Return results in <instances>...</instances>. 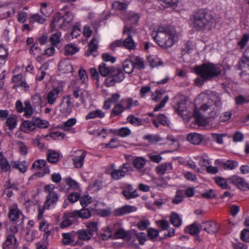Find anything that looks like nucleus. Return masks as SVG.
I'll use <instances>...</instances> for the list:
<instances>
[{
	"mask_svg": "<svg viewBox=\"0 0 249 249\" xmlns=\"http://www.w3.org/2000/svg\"><path fill=\"white\" fill-rule=\"evenodd\" d=\"M156 223L159 227L162 230H167L170 227L168 222L165 219L156 221Z\"/></svg>",
	"mask_w": 249,
	"mask_h": 249,
	"instance_id": "62",
	"label": "nucleus"
},
{
	"mask_svg": "<svg viewBox=\"0 0 249 249\" xmlns=\"http://www.w3.org/2000/svg\"><path fill=\"white\" fill-rule=\"evenodd\" d=\"M30 53L36 57V60H39L41 56L43 55V51L39 47L38 43H35L30 48Z\"/></svg>",
	"mask_w": 249,
	"mask_h": 249,
	"instance_id": "27",
	"label": "nucleus"
},
{
	"mask_svg": "<svg viewBox=\"0 0 249 249\" xmlns=\"http://www.w3.org/2000/svg\"><path fill=\"white\" fill-rule=\"evenodd\" d=\"M227 134L225 133L223 134H217V133H212L211 137L212 140L215 142L219 144H222L223 143V137H225Z\"/></svg>",
	"mask_w": 249,
	"mask_h": 249,
	"instance_id": "49",
	"label": "nucleus"
},
{
	"mask_svg": "<svg viewBox=\"0 0 249 249\" xmlns=\"http://www.w3.org/2000/svg\"><path fill=\"white\" fill-rule=\"evenodd\" d=\"M147 232L148 237L151 240L156 238L158 236L159 233L158 230L152 228H149L147 230Z\"/></svg>",
	"mask_w": 249,
	"mask_h": 249,
	"instance_id": "63",
	"label": "nucleus"
},
{
	"mask_svg": "<svg viewBox=\"0 0 249 249\" xmlns=\"http://www.w3.org/2000/svg\"><path fill=\"white\" fill-rule=\"evenodd\" d=\"M127 121L134 126H139L142 124V119L135 117L133 115H129L127 118Z\"/></svg>",
	"mask_w": 249,
	"mask_h": 249,
	"instance_id": "45",
	"label": "nucleus"
},
{
	"mask_svg": "<svg viewBox=\"0 0 249 249\" xmlns=\"http://www.w3.org/2000/svg\"><path fill=\"white\" fill-rule=\"evenodd\" d=\"M105 114L101 110L97 109L89 113L85 117L86 120H89L96 118H103L105 117Z\"/></svg>",
	"mask_w": 249,
	"mask_h": 249,
	"instance_id": "36",
	"label": "nucleus"
},
{
	"mask_svg": "<svg viewBox=\"0 0 249 249\" xmlns=\"http://www.w3.org/2000/svg\"><path fill=\"white\" fill-rule=\"evenodd\" d=\"M73 107L71 95H66L63 97L60 104V111L63 115L67 116L72 112Z\"/></svg>",
	"mask_w": 249,
	"mask_h": 249,
	"instance_id": "8",
	"label": "nucleus"
},
{
	"mask_svg": "<svg viewBox=\"0 0 249 249\" xmlns=\"http://www.w3.org/2000/svg\"><path fill=\"white\" fill-rule=\"evenodd\" d=\"M79 218L82 219H88L91 216L90 211L88 209L83 208L78 211Z\"/></svg>",
	"mask_w": 249,
	"mask_h": 249,
	"instance_id": "57",
	"label": "nucleus"
},
{
	"mask_svg": "<svg viewBox=\"0 0 249 249\" xmlns=\"http://www.w3.org/2000/svg\"><path fill=\"white\" fill-rule=\"evenodd\" d=\"M215 107H216V109L213 107V106H212V109L210 112V117L214 118L217 117L219 114V109L222 106V102L220 100H216L214 102V105Z\"/></svg>",
	"mask_w": 249,
	"mask_h": 249,
	"instance_id": "37",
	"label": "nucleus"
},
{
	"mask_svg": "<svg viewBox=\"0 0 249 249\" xmlns=\"http://www.w3.org/2000/svg\"><path fill=\"white\" fill-rule=\"evenodd\" d=\"M215 162L221 165L225 170H232L238 166V162L235 160H229L224 162L220 160H217Z\"/></svg>",
	"mask_w": 249,
	"mask_h": 249,
	"instance_id": "21",
	"label": "nucleus"
},
{
	"mask_svg": "<svg viewBox=\"0 0 249 249\" xmlns=\"http://www.w3.org/2000/svg\"><path fill=\"white\" fill-rule=\"evenodd\" d=\"M114 164L111 165L112 170L110 175L112 179L116 180L122 179L125 176L127 173L132 171V167L128 162L123 163L118 169H114Z\"/></svg>",
	"mask_w": 249,
	"mask_h": 249,
	"instance_id": "7",
	"label": "nucleus"
},
{
	"mask_svg": "<svg viewBox=\"0 0 249 249\" xmlns=\"http://www.w3.org/2000/svg\"><path fill=\"white\" fill-rule=\"evenodd\" d=\"M61 243L64 246H76L78 243V240L76 238V232L71 231L62 233Z\"/></svg>",
	"mask_w": 249,
	"mask_h": 249,
	"instance_id": "9",
	"label": "nucleus"
},
{
	"mask_svg": "<svg viewBox=\"0 0 249 249\" xmlns=\"http://www.w3.org/2000/svg\"><path fill=\"white\" fill-rule=\"evenodd\" d=\"M36 128L35 124L33 121V118L32 121H24L20 126V129L26 133H28L29 131H33Z\"/></svg>",
	"mask_w": 249,
	"mask_h": 249,
	"instance_id": "24",
	"label": "nucleus"
},
{
	"mask_svg": "<svg viewBox=\"0 0 249 249\" xmlns=\"http://www.w3.org/2000/svg\"><path fill=\"white\" fill-rule=\"evenodd\" d=\"M124 110L122 105L120 103L117 104L113 108L111 113V117L118 116L121 114Z\"/></svg>",
	"mask_w": 249,
	"mask_h": 249,
	"instance_id": "50",
	"label": "nucleus"
},
{
	"mask_svg": "<svg viewBox=\"0 0 249 249\" xmlns=\"http://www.w3.org/2000/svg\"><path fill=\"white\" fill-rule=\"evenodd\" d=\"M65 136V134L60 131L53 132L49 134H47L46 136V138L50 137L53 139H63Z\"/></svg>",
	"mask_w": 249,
	"mask_h": 249,
	"instance_id": "60",
	"label": "nucleus"
},
{
	"mask_svg": "<svg viewBox=\"0 0 249 249\" xmlns=\"http://www.w3.org/2000/svg\"><path fill=\"white\" fill-rule=\"evenodd\" d=\"M148 62L152 67H155L162 64V61L156 55H150L147 57Z\"/></svg>",
	"mask_w": 249,
	"mask_h": 249,
	"instance_id": "41",
	"label": "nucleus"
},
{
	"mask_svg": "<svg viewBox=\"0 0 249 249\" xmlns=\"http://www.w3.org/2000/svg\"><path fill=\"white\" fill-rule=\"evenodd\" d=\"M48 161L51 163H56L59 158V154L52 150H48L47 153Z\"/></svg>",
	"mask_w": 249,
	"mask_h": 249,
	"instance_id": "34",
	"label": "nucleus"
},
{
	"mask_svg": "<svg viewBox=\"0 0 249 249\" xmlns=\"http://www.w3.org/2000/svg\"><path fill=\"white\" fill-rule=\"evenodd\" d=\"M146 162L145 158L142 157H137L133 160V165L138 170L140 171L144 168Z\"/></svg>",
	"mask_w": 249,
	"mask_h": 249,
	"instance_id": "29",
	"label": "nucleus"
},
{
	"mask_svg": "<svg viewBox=\"0 0 249 249\" xmlns=\"http://www.w3.org/2000/svg\"><path fill=\"white\" fill-rule=\"evenodd\" d=\"M76 123V120L75 118H71L63 123L62 128L64 131H68L70 128L73 126Z\"/></svg>",
	"mask_w": 249,
	"mask_h": 249,
	"instance_id": "53",
	"label": "nucleus"
},
{
	"mask_svg": "<svg viewBox=\"0 0 249 249\" xmlns=\"http://www.w3.org/2000/svg\"><path fill=\"white\" fill-rule=\"evenodd\" d=\"M78 75L79 79L81 81L82 83H86L88 80V77L87 72L85 70L81 68L78 71Z\"/></svg>",
	"mask_w": 249,
	"mask_h": 249,
	"instance_id": "61",
	"label": "nucleus"
},
{
	"mask_svg": "<svg viewBox=\"0 0 249 249\" xmlns=\"http://www.w3.org/2000/svg\"><path fill=\"white\" fill-rule=\"evenodd\" d=\"M62 92V89L57 87L49 91L47 95L46 99L47 103L53 105L56 102L60 93Z\"/></svg>",
	"mask_w": 249,
	"mask_h": 249,
	"instance_id": "12",
	"label": "nucleus"
},
{
	"mask_svg": "<svg viewBox=\"0 0 249 249\" xmlns=\"http://www.w3.org/2000/svg\"><path fill=\"white\" fill-rule=\"evenodd\" d=\"M137 210V208L135 206L125 205L115 210L114 214L115 216H119L136 212Z\"/></svg>",
	"mask_w": 249,
	"mask_h": 249,
	"instance_id": "16",
	"label": "nucleus"
},
{
	"mask_svg": "<svg viewBox=\"0 0 249 249\" xmlns=\"http://www.w3.org/2000/svg\"><path fill=\"white\" fill-rule=\"evenodd\" d=\"M191 26L196 31L212 30L215 26V18L207 8H199L194 11L190 18Z\"/></svg>",
	"mask_w": 249,
	"mask_h": 249,
	"instance_id": "1",
	"label": "nucleus"
},
{
	"mask_svg": "<svg viewBox=\"0 0 249 249\" xmlns=\"http://www.w3.org/2000/svg\"><path fill=\"white\" fill-rule=\"evenodd\" d=\"M154 39L161 47L164 48L170 47L171 46V28L170 26H160Z\"/></svg>",
	"mask_w": 249,
	"mask_h": 249,
	"instance_id": "3",
	"label": "nucleus"
},
{
	"mask_svg": "<svg viewBox=\"0 0 249 249\" xmlns=\"http://www.w3.org/2000/svg\"><path fill=\"white\" fill-rule=\"evenodd\" d=\"M136 33V30L132 26H125L123 34L127 35V37L123 40V47L129 50H134L136 49V43L132 38V36Z\"/></svg>",
	"mask_w": 249,
	"mask_h": 249,
	"instance_id": "6",
	"label": "nucleus"
},
{
	"mask_svg": "<svg viewBox=\"0 0 249 249\" xmlns=\"http://www.w3.org/2000/svg\"><path fill=\"white\" fill-rule=\"evenodd\" d=\"M53 184H48L44 186V192L46 194V200L44 203V208L47 209L53 208L59 199L57 193L54 191Z\"/></svg>",
	"mask_w": 249,
	"mask_h": 249,
	"instance_id": "5",
	"label": "nucleus"
},
{
	"mask_svg": "<svg viewBox=\"0 0 249 249\" xmlns=\"http://www.w3.org/2000/svg\"><path fill=\"white\" fill-rule=\"evenodd\" d=\"M73 95L75 98H80V100L82 103H85V98L84 97V92L83 90L79 87L73 88Z\"/></svg>",
	"mask_w": 249,
	"mask_h": 249,
	"instance_id": "42",
	"label": "nucleus"
},
{
	"mask_svg": "<svg viewBox=\"0 0 249 249\" xmlns=\"http://www.w3.org/2000/svg\"><path fill=\"white\" fill-rule=\"evenodd\" d=\"M214 180L216 184L222 189H226L227 188V181L225 178L220 177H216L214 178Z\"/></svg>",
	"mask_w": 249,
	"mask_h": 249,
	"instance_id": "51",
	"label": "nucleus"
},
{
	"mask_svg": "<svg viewBox=\"0 0 249 249\" xmlns=\"http://www.w3.org/2000/svg\"><path fill=\"white\" fill-rule=\"evenodd\" d=\"M184 231L186 233L192 235H198L200 232L199 229L196 222L187 226L185 228Z\"/></svg>",
	"mask_w": 249,
	"mask_h": 249,
	"instance_id": "33",
	"label": "nucleus"
},
{
	"mask_svg": "<svg viewBox=\"0 0 249 249\" xmlns=\"http://www.w3.org/2000/svg\"><path fill=\"white\" fill-rule=\"evenodd\" d=\"M114 70V68L113 67L106 63H102L99 66V70L101 75L105 77L111 75Z\"/></svg>",
	"mask_w": 249,
	"mask_h": 249,
	"instance_id": "20",
	"label": "nucleus"
},
{
	"mask_svg": "<svg viewBox=\"0 0 249 249\" xmlns=\"http://www.w3.org/2000/svg\"><path fill=\"white\" fill-rule=\"evenodd\" d=\"M140 17L139 15L133 12H130L128 13H125L123 15V19L124 20L126 25L125 26H128L129 24L135 25L139 20Z\"/></svg>",
	"mask_w": 249,
	"mask_h": 249,
	"instance_id": "13",
	"label": "nucleus"
},
{
	"mask_svg": "<svg viewBox=\"0 0 249 249\" xmlns=\"http://www.w3.org/2000/svg\"><path fill=\"white\" fill-rule=\"evenodd\" d=\"M182 221L179 215L172 212V225L176 228H178L182 225Z\"/></svg>",
	"mask_w": 249,
	"mask_h": 249,
	"instance_id": "48",
	"label": "nucleus"
},
{
	"mask_svg": "<svg viewBox=\"0 0 249 249\" xmlns=\"http://www.w3.org/2000/svg\"><path fill=\"white\" fill-rule=\"evenodd\" d=\"M204 230L210 233H214L217 231V226L216 223L213 221H209L205 223Z\"/></svg>",
	"mask_w": 249,
	"mask_h": 249,
	"instance_id": "38",
	"label": "nucleus"
},
{
	"mask_svg": "<svg viewBox=\"0 0 249 249\" xmlns=\"http://www.w3.org/2000/svg\"><path fill=\"white\" fill-rule=\"evenodd\" d=\"M73 15L70 12H66L63 16L57 14L53 16V20L51 23L52 28H59L67 30L72 25Z\"/></svg>",
	"mask_w": 249,
	"mask_h": 249,
	"instance_id": "4",
	"label": "nucleus"
},
{
	"mask_svg": "<svg viewBox=\"0 0 249 249\" xmlns=\"http://www.w3.org/2000/svg\"><path fill=\"white\" fill-rule=\"evenodd\" d=\"M32 105L34 108L40 106L41 104V96L39 94H36L32 96Z\"/></svg>",
	"mask_w": 249,
	"mask_h": 249,
	"instance_id": "56",
	"label": "nucleus"
},
{
	"mask_svg": "<svg viewBox=\"0 0 249 249\" xmlns=\"http://www.w3.org/2000/svg\"><path fill=\"white\" fill-rule=\"evenodd\" d=\"M88 231L92 236L98 230L97 223L94 221H88L85 223Z\"/></svg>",
	"mask_w": 249,
	"mask_h": 249,
	"instance_id": "39",
	"label": "nucleus"
},
{
	"mask_svg": "<svg viewBox=\"0 0 249 249\" xmlns=\"http://www.w3.org/2000/svg\"><path fill=\"white\" fill-rule=\"evenodd\" d=\"M122 194L126 199L135 198L139 196L137 190H134L131 185H128L124 187Z\"/></svg>",
	"mask_w": 249,
	"mask_h": 249,
	"instance_id": "18",
	"label": "nucleus"
},
{
	"mask_svg": "<svg viewBox=\"0 0 249 249\" xmlns=\"http://www.w3.org/2000/svg\"><path fill=\"white\" fill-rule=\"evenodd\" d=\"M167 169V163H162L160 165H159L156 168V172L159 175H163L166 171Z\"/></svg>",
	"mask_w": 249,
	"mask_h": 249,
	"instance_id": "64",
	"label": "nucleus"
},
{
	"mask_svg": "<svg viewBox=\"0 0 249 249\" xmlns=\"http://www.w3.org/2000/svg\"><path fill=\"white\" fill-rule=\"evenodd\" d=\"M196 73L204 80H211L219 76L222 70L218 64L208 62L195 68Z\"/></svg>",
	"mask_w": 249,
	"mask_h": 249,
	"instance_id": "2",
	"label": "nucleus"
},
{
	"mask_svg": "<svg viewBox=\"0 0 249 249\" xmlns=\"http://www.w3.org/2000/svg\"><path fill=\"white\" fill-rule=\"evenodd\" d=\"M61 36V33L57 32L50 36L49 41L53 45L56 46L60 42Z\"/></svg>",
	"mask_w": 249,
	"mask_h": 249,
	"instance_id": "46",
	"label": "nucleus"
},
{
	"mask_svg": "<svg viewBox=\"0 0 249 249\" xmlns=\"http://www.w3.org/2000/svg\"><path fill=\"white\" fill-rule=\"evenodd\" d=\"M0 168L1 172H10L11 166L7 159L2 156L0 157Z\"/></svg>",
	"mask_w": 249,
	"mask_h": 249,
	"instance_id": "32",
	"label": "nucleus"
},
{
	"mask_svg": "<svg viewBox=\"0 0 249 249\" xmlns=\"http://www.w3.org/2000/svg\"><path fill=\"white\" fill-rule=\"evenodd\" d=\"M87 153V151L82 150L73 151L71 155L72 161L76 168H79L83 166Z\"/></svg>",
	"mask_w": 249,
	"mask_h": 249,
	"instance_id": "10",
	"label": "nucleus"
},
{
	"mask_svg": "<svg viewBox=\"0 0 249 249\" xmlns=\"http://www.w3.org/2000/svg\"><path fill=\"white\" fill-rule=\"evenodd\" d=\"M186 100H182L178 102L177 104V108L176 109L177 113L181 117L186 116L188 114V111L186 105Z\"/></svg>",
	"mask_w": 249,
	"mask_h": 249,
	"instance_id": "23",
	"label": "nucleus"
},
{
	"mask_svg": "<svg viewBox=\"0 0 249 249\" xmlns=\"http://www.w3.org/2000/svg\"><path fill=\"white\" fill-rule=\"evenodd\" d=\"M6 239L3 245V249H9L11 248L17 241L15 235L6 233Z\"/></svg>",
	"mask_w": 249,
	"mask_h": 249,
	"instance_id": "26",
	"label": "nucleus"
},
{
	"mask_svg": "<svg viewBox=\"0 0 249 249\" xmlns=\"http://www.w3.org/2000/svg\"><path fill=\"white\" fill-rule=\"evenodd\" d=\"M164 93V91L161 90H157L151 94V100L155 102H157L161 99L162 95Z\"/></svg>",
	"mask_w": 249,
	"mask_h": 249,
	"instance_id": "55",
	"label": "nucleus"
},
{
	"mask_svg": "<svg viewBox=\"0 0 249 249\" xmlns=\"http://www.w3.org/2000/svg\"><path fill=\"white\" fill-rule=\"evenodd\" d=\"M76 232V238L78 240L87 241L89 240L92 235L85 229L78 230Z\"/></svg>",
	"mask_w": 249,
	"mask_h": 249,
	"instance_id": "25",
	"label": "nucleus"
},
{
	"mask_svg": "<svg viewBox=\"0 0 249 249\" xmlns=\"http://www.w3.org/2000/svg\"><path fill=\"white\" fill-rule=\"evenodd\" d=\"M143 139L145 140L148 141V142L151 143H155L160 140V138L159 136L151 134L144 135L143 136Z\"/></svg>",
	"mask_w": 249,
	"mask_h": 249,
	"instance_id": "59",
	"label": "nucleus"
},
{
	"mask_svg": "<svg viewBox=\"0 0 249 249\" xmlns=\"http://www.w3.org/2000/svg\"><path fill=\"white\" fill-rule=\"evenodd\" d=\"M6 124L11 130L15 128L17 126V117L15 115L10 116L7 118Z\"/></svg>",
	"mask_w": 249,
	"mask_h": 249,
	"instance_id": "47",
	"label": "nucleus"
},
{
	"mask_svg": "<svg viewBox=\"0 0 249 249\" xmlns=\"http://www.w3.org/2000/svg\"><path fill=\"white\" fill-rule=\"evenodd\" d=\"M33 121H34L36 127L37 126L40 128H46L49 125V123L48 121L42 120L38 117H34Z\"/></svg>",
	"mask_w": 249,
	"mask_h": 249,
	"instance_id": "40",
	"label": "nucleus"
},
{
	"mask_svg": "<svg viewBox=\"0 0 249 249\" xmlns=\"http://www.w3.org/2000/svg\"><path fill=\"white\" fill-rule=\"evenodd\" d=\"M112 8L115 10H125L127 7V4L119 1H114L112 4Z\"/></svg>",
	"mask_w": 249,
	"mask_h": 249,
	"instance_id": "52",
	"label": "nucleus"
},
{
	"mask_svg": "<svg viewBox=\"0 0 249 249\" xmlns=\"http://www.w3.org/2000/svg\"><path fill=\"white\" fill-rule=\"evenodd\" d=\"M24 116L27 118H30L35 111V109L33 107V106L29 101H25L24 102Z\"/></svg>",
	"mask_w": 249,
	"mask_h": 249,
	"instance_id": "28",
	"label": "nucleus"
},
{
	"mask_svg": "<svg viewBox=\"0 0 249 249\" xmlns=\"http://www.w3.org/2000/svg\"><path fill=\"white\" fill-rule=\"evenodd\" d=\"M187 139L191 143L194 145H198L202 142L203 136L198 133H191L187 135Z\"/></svg>",
	"mask_w": 249,
	"mask_h": 249,
	"instance_id": "22",
	"label": "nucleus"
},
{
	"mask_svg": "<svg viewBox=\"0 0 249 249\" xmlns=\"http://www.w3.org/2000/svg\"><path fill=\"white\" fill-rule=\"evenodd\" d=\"M123 68L125 73L131 74L134 70V66L133 61L131 59L130 57L126 58L123 63Z\"/></svg>",
	"mask_w": 249,
	"mask_h": 249,
	"instance_id": "30",
	"label": "nucleus"
},
{
	"mask_svg": "<svg viewBox=\"0 0 249 249\" xmlns=\"http://www.w3.org/2000/svg\"><path fill=\"white\" fill-rule=\"evenodd\" d=\"M58 69L59 71L64 73H71L73 71V67L68 59H64L62 60L59 64Z\"/></svg>",
	"mask_w": 249,
	"mask_h": 249,
	"instance_id": "17",
	"label": "nucleus"
},
{
	"mask_svg": "<svg viewBox=\"0 0 249 249\" xmlns=\"http://www.w3.org/2000/svg\"><path fill=\"white\" fill-rule=\"evenodd\" d=\"M134 68L142 70L144 68V63L142 58L139 56H136L133 61Z\"/></svg>",
	"mask_w": 249,
	"mask_h": 249,
	"instance_id": "54",
	"label": "nucleus"
},
{
	"mask_svg": "<svg viewBox=\"0 0 249 249\" xmlns=\"http://www.w3.org/2000/svg\"><path fill=\"white\" fill-rule=\"evenodd\" d=\"M111 75H112L117 83L122 82L124 79V72L121 69L115 70L114 69Z\"/></svg>",
	"mask_w": 249,
	"mask_h": 249,
	"instance_id": "43",
	"label": "nucleus"
},
{
	"mask_svg": "<svg viewBox=\"0 0 249 249\" xmlns=\"http://www.w3.org/2000/svg\"><path fill=\"white\" fill-rule=\"evenodd\" d=\"M193 117L195 119V122L198 126H205L208 124L207 119L200 113L196 107L195 108L193 113Z\"/></svg>",
	"mask_w": 249,
	"mask_h": 249,
	"instance_id": "15",
	"label": "nucleus"
},
{
	"mask_svg": "<svg viewBox=\"0 0 249 249\" xmlns=\"http://www.w3.org/2000/svg\"><path fill=\"white\" fill-rule=\"evenodd\" d=\"M98 40L97 39L93 37L89 44L88 52L86 53V55L88 56L92 54L93 56H96V51L98 48Z\"/></svg>",
	"mask_w": 249,
	"mask_h": 249,
	"instance_id": "19",
	"label": "nucleus"
},
{
	"mask_svg": "<svg viewBox=\"0 0 249 249\" xmlns=\"http://www.w3.org/2000/svg\"><path fill=\"white\" fill-rule=\"evenodd\" d=\"M239 69L241 70V74L243 75L249 74V60L245 61L242 59L238 63Z\"/></svg>",
	"mask_w": 249,
	"mask_h": 249,
	"instance_id": "31",
	"label": "nucleus"
},
{
	"mask_svg": "<svg viewBox=\"0 0 249 249\" xmlns=\"http://www.w3.org/2000/svg\"><path fill=\"white\" fill-rule=\"evenodd\" d=\"M65 53L67 55H71L78 52L79 49L71 44H69L65 47Z\"/></svg>",
	"mask_w": 249,
	"mask_h": 249,
	"instance_id": "44",
	"label": "nucleus"
},
{
	"mask_svg": "<svg viewBox=\"0 0 249 249\" xmlns=\"http://www.w3.org/2000/svg\"><path fill=\"white\" fill-rule=\"evenodd\" d=\"M230 182L235 185L241 190L245 191L247 189V183L243 178L237 175H233L228 178Z\"/></svg>",
	"mask_w": 249,
	"mask_h": 249,
	"instance_id": "14",
	"label": "nucleus"
},
{
	"mask_svg": "<svg viewBox=\"0 0 249 249\" xmlns=\"http://www.w3.org/2000/svg\"><path fill=\"white\" fill-rule=\"evenodd\" d=\"M20 217H23L22 212L18 208V205L13 203L9 207L8 217L10 221H15Z\"/></svg>",
	"mask_w": 249,
	"mask_h": 249,
	"instance_id": "11",
	"label": "nucleus"
},
{
	"mask_svg": "<svg viewBox=\"0 0 249 249\" xmlns=\"http://www.w3.org/2000/svg\"><path fill=\"white\" fill-rule=\"evenodd\" d=\"M73 223V220L69 219L64 213L63 216V220L61 223L60 227L62 228L68 227Z\"/></svg>",
	"mask_w": 249,
	"mask_h": 249,
	"instance_id": "58",
	"label": "nucleus"
},
{
	"mask_svg": "<svg viewBox=\"0 0 249 249\" xmlns=\"http://www.w3.org/2000/svg\"><path fill=\"white\" fill-rule=\"evenodd\" d=\"M12 166L14 168L18 169L22 173H25L27 169L28 165L25 161H16L12 162Z\"/></svg>",
	"mask_w": 249,
	"mask_h": 249,
	"instance_id": "35",
	"label": "nucleus"
}]
</instances>
